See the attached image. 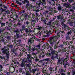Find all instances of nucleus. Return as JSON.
Wrapping results in <instances>:
<instances>
[{"instance_id": "a211bd4d", "label": "nucleus", "mask_w": 75, "mask_h": 75, "mask_svg": "<svg viewBox=\"0 0 75 75\" xmlns=\"http://www.w3.org/2000/svg\"><path fill=\"white\" fill-rule=\"evenodd\" d=\"M50 67H49V71H50V72H52L54 71V67H51V66H52V65H50Z\"/></svg>"}, {"instance_id": "79ce46f5", "label": "nucleus", "mask_w": 75, "mask_h": 75, "mask_svg": "<svg viewBox=\"0 0 75 75\" xmlns=\"http://www.w3.org/2000/svg\"><path fill=\"white\" fill-rule=\"evenodd\" d=\"M61 15H59V16H57V20H61V18H62V17H61Z\"/></svg>"}, {"instance_id": "9d476101", "label": "nucleus", "mask_w": 75, "mask_h": 75, "mask_svg": "<svg viewBox=\"0 0 75 75\" xmlns=\"http://www.w3.org/2000/svg\"><path fill=\"white\" fill-rule=\"evenodd\" d=\"M57 51L54 50H52L51 52V54H52V57H51V59H53L54 58V55L57 54Z\"/></svg>"}, {"instance_id": "1a4fd4ad", "label": "nucleus", "mask_w": 75, "mask_h": 75, "mask_svg": "<svg viewBox=\"0 0 75 75\" xmlns=\"http://www.w3.org/2000/svg\"><path fill=\"white\" fill-rule=\"evenodd\" d=\"M68 45H69L71 47L73 48L74 50L75 49V47L74 45L73 44V42L72 41H70L68 43Z\"/></svg>"}, {"instance_id": "6e6d98bb", "label": "nucleus", "mask_w": 75, "mask_h": 75, "mask_svg": "<svg viewBox=\"0 0 75 75\" xmlns=\"http://www.w3.org/2000/svg\"><path fill=\"white\" fill-rule=\"evenodd\" d=\"M17 26H18L17 25V24H15L13 25V26L14 27H15V28H17Z\"/></svg>"}, {"instance_id": "473e14b6", "label": "nucleus", "mask_w": 75, "mask_h": 75, "mask_svg": "<svg viewBox=\"0 0 75 75\" xmlns=\"http://www.w3.org/2000/svg\"><path fill=\"white\" fill-rule=\"evenodd\" d=\"M60 71V72H62V73H63V72H66V71L62 69V68H61Z\"/></svg>"}, {"instance_id": "49530a36", "label": "nucleus", "mask_w": 75, "mask_h": 75, "mask_svg": "<svg viewBox=\"0 0 75 75\" xmlns=\"http://www.w3.org/2000/svg\"><path fill=\"white\" fill-rule=\"evenodd\" d=\"M42 16H46L47 15H46V14L45 13V11H44L42 13Z\"/></svg>"}, {"instance_id": "f704fd0d", "label": "nucleus", "mask_w": 75, "mask_h": 75, "mask_svg": "<svg viewBox=\"0 0 75 75\" xmlns=\"http://www.w3.org/2000/svg\"><path fill=\"white\" fill-rule=\"evenodd\" d=\"M5 35H6V34L4 33H2L1 34V38H3V37H5Z\"/></svg>"}, {"instance_id": "c756f323", "label": "nucleus", "mask_w": 75, "mask_h": 75, "mask_svg": "<svg viewBox=\"0 0 75 75\" xmlns=\"http://www.w3.org/2000/svg\"><path fill=\"white\" fill-rule=\"evenodd\" d=\"M37 51L38 50V49L37 48H36L35 47H32V51Z\"/></svg>"}, {"instance_id": "ddd939ff", "label": "nucleus", "mask_w": 75, "mask_h": 75, "mask_svg": "<svg viewBox=\"0 0 75 75\" xmlns=\"http://www.w3.org/2000/svg\"><path fill=\"white\" fill-rule=\"evenodd\" d=\"M69 51L66 52V53L64 54V55L66 56L65 59H68V58H69Z\"/></svg>"}, {"instance_id": "423d86ee", "label": "nucleus", "mask_w": 75, "mask_h": 75, "mask_svg": "<svg viewBox=\"0 0 75 75\" xmlns=\"http://www.w3.org/2000/svg\"><path fill=\"white\" fill-rule=\"evenodd\" d=\"M66 20L65 19H63L62 21L61 22V25H62V27H64V29H65L67 27V28L68 29H69V25H67V24H64V22H65Z\"/></svg>"}, {"instance_id": "603ef678", "label": "nucleus", "mask_w": 75, "mask_h": 75, "mask_svg": "<svg viewBox=\"0 0 75 75\" xmlns=\"http://www.w3.org/2000/svg\"><path fill=\"white\" fill-rule=\"evenodd\" d=\"M0 11H1V13H2L4 11V9H3L2 8H0Z\"/></svg>"}, {"instance_id": "e2e57ef3", "label": "nucleus", "mask_w": 75, "mask_h": 75, "mask_svg": "<svg viewBox=\"0 0 75 75\" xmlns=\"http://www.w3.org/2000/svg\"><path fill=\"white\" fill-rule=\"evenodd\" d=\"M57 35L58 37H59L60 36V35H61V33H60V32L58 33H57Z\"/></svg>"}, {"instance_id": "393cba45", "label": "nucleus", "mask_w": 75, "mask_h": 75, "mask_svg": "<svg viewBox=\"0 0 75 75\" xmlns=\"http://www.w3.org/2000/svg\"><path fill=\"white\" fill-rule=\"evenodd\" d=\"M37 30H39V31H41V30H42L43 29V27H40L39 26H38Z\"/></svg>"}, {"instance_id": "c03bdc74", "label": "nucleus", "mask_w": 75, "mask_h": 75, "mask_svg": "<svg viewBox=\"0 0 75 75\" xmlns=\"http://www.w3.org/2000/svg\"><path fill=\"white\" fill-rule=\"evenodd\" d=\"M42 10V9L41 8L40 10L39 9H37V10H34L33 9L34 11H35L36 12H39L40 11V10Z\"/></svg>"}, {"instance_id": "72a5a7b5", "label": "nucleus", "mask_w": 75, "mask_h": 75, "mask_svg": "<svg viewBox=\"0 0 75 75\" xmlns=\"http://www.w3.org/2000/svg\"><path fill=\"white\" fill-rule=\"evenodd\" d=\"M25 23L27 25V27H30L31 25H28V24H29V23H30L28 22V21H26Z\"/></svg>"}, {"instance_id": "f3484780", "label": "nucleus", "mask_w": 75, "mask_h": 75, "mask_svg": "<svg viewBox=\"0 0 75 75\" xmlns=\"http://www.w3.org/2000/svg\"><path fill=\"white\" fill-rule=\"evenodd\" d=\"M34 58H33V59H34L35 62H37V61H39V59L37 56L36 55H35V56L34 57Z\"/></svg>"}, {"instance_id": "13d9d810", "label": "nucleus", "mask_w": 75, "mask_h": 75, "mask_svg": "<svg viewBox=\"0 0 75 75\" xmlns=\"http://www.w3.org/2000/svg\"><path fill=\"white\" fill-rule=\"evenodd\" d=\"M67 22L68 24H69L71 22V20H69L68 21H67Z\"/></svg>"}, {"instance_id": "f257e3e1", "label": "nucleus", "mask_w": 75, "mask_h": 75, "mask_svg": "<svg viewBox=\"0 0 75 75\" xmlns=\"http://www.w3.org/2000/svg\"><path fill=\"white\" fill-rule=\"evenodd\" d=\"M21 29H19L17 28L16 30H14L13 31L14 33H15L16 34V35L15 36V37L16 38H19V35H20V32H21V33H23V31H25V29L27 28H26V26L25 25H23L21 26Z\"/></svg>"}, {"instance_id": "c85d7f7f", "label": "nucleus", "mask_w": 75, "mask_h": 75, "mask_svg": "<svg viewBox=\"0 0 75 75\" xmlns=\"http://www.w3.org/2000/svg\"><path fill=\"white\" fill-rule=\"evenodd\" d=\"M39 19H38V16H35V21L38 22Z\"/></svg>"}, {"instance_id": "412c9836", "label": "nucleus", "mask_w": 75, "mask_h": 75, "mask_svg": "<svg viewBox=\"0 0 75 75\" xmlns=\"http://www.w3.org/2000/svg\"><path fill=\"white\" fill-rule=\"evenodd\" d=\"M28 50L30 52H32V49L31 48V46L30 45L28 48Z\"/></svg>"}, {"instance_id": "4c0bfd02", "label": "nucleus", "mask_w": 75, "mask_h": 75, "mask_svg": "<svg viewBox=\"0 0 75 75\" xmlns=\"http://www.w3.org/2000/svg\"><path fill=\"white\" fill-rule=\"evenodd\" d=\"M67 42H68V41H64L63 43V45H67Z\"/></svg>"}, {"instance_id": "4468645a", "label": "nucleus", "mask_w": 75, "mask_h": 75, "mask_svg": "<svg viewBox=\"0 0 75 75\" xmlns=\"http://www.w3.org/2000/svg\"><path fill=\"white\" fill-rule=\"evenodd\" d=\"M65 38V40H66V41H69V40H70V39L71 38H70V36L66 34Z\"/></svg>"}, {"instance_id": "8fccbe9b", "label": "nucleus", "mask_w": 75, "mask_h": 75, "mask_svg": "<svg viewBox=\"0 0 75 75\" xmlns=\"http://www.w3.org/2000/svg\"><path fill=\"white\" fill-rule=\"evenodd\" d=\"M51 1H52L53 3L52 4V5L54 6V4H55V1H56V0H51Z\"/></svg>"}, {"instance_id": "a878e982", "label": "nucleus", "mask_w": 75, "mask_h": 75, "mask_svg": "<svg viewBox=\"0 0 75 75\" xmlns=\"http://www.w3.org/2000/svg\"><path fill=\"white\" fill-rule=\"evenodd\" d=\"M37 70V69H33L32 70L31 72L33 73V74H35V72H36Z\"/></svg>"}, {"instance_id": "cd10ccee", "label": "nucleus", "mask_w": 75, "mask_h": 75, "mask_svg": "<svg viewBox=\"0 0 75 75\" xmlns=\"http://www.w3.org/2000/svg\"><path fill=\"white\" fill-rule=\"evenodd\" d=\"M20 66L21 67H25V64L24 63H22L21 64Z\"/></svg>"}, {"instance_id": "b1692460", "label": "nucleus", "mask_w": 75, "mask_h": 75, "mask_svg": "<svg viewBox=\"0 0 75 75\" xmlns=\"http://www.w3.org/2000/svg\"><path fill=\"white\" fill-rule=\"evenodd\" d=\"M25 32H26V34H29V33H30V31L27 28L25 29Z\"/></svg>"}, {"instance_id": "39448f33", "label": "nucleus", "mask_w": 75, "mask_h": 75, "mask_svg": "<svg viewBox=\"0 0 75 75\" xmlns=\"http://www.w3.org/2000/svg\"><path fill=\"white\" fill-rule=\"evenodd\" d=\"M67 28H68V27H66V28L65 29H64V30H65V31H67V30H70L68 32L66 35L69 36L70 35H71V34H72V32H74V33H75V30L74 31V30H73V29H72V28H69V29H68ZM66 29H67V30Z\"/></svg>"}, {"instance_id": "58836bf2", "label": "nucleus", "mask_w": 75, "mask_h": 75, "mask_svg": "<svg viewBox=\"0 0 75 75\" xmlns=\"http://www.w3.org/2000/svg\"><path fill=\"white\" fill-rule=\"evenodd\" d=\"M61 50H62V51L63 52H66V51H67V50L65 48H64V47L62 48V49H61Z\"/></svg>"}, {"instance_id": "4d7b16f0", "label": "nucleus", "mask_w": 75, "mask_h": 75, "mask_svg": "<svg viewBox=\"0 0 75 75\" xmlns=\"http://www.w3.org/2000/svg\"><path fill=\"white\" fill-rule=\"evenodd\" d=\"M25 10H23L22 11L20 12V13H23V14H25Z\"/></svg>"}, {"instance_id": "f8f14e48", "label": "nucleus", "mask_w": 75, "mask_h": 75, "mask_svg": "<svg viewBox=\"0 0 75 75\" xmlns=\"http://www.w3.org/2000/svg\"><path fill=\"white\" fill-rule=\"evenodd\" d=\"M17 42L18 43V44L20 46V47H23V43H22L21 42V40L19 39L18 40H16Z\"/></svg>"}, {"instance_id": "864d4df0", "label": "nucleus", "mask_w": 75, "mask_h": 75, "mask_svg": "<svg viewBox=\"0 0 75 75\" xmlns=\"http://www.w3.org/2000/svg\"><path fill=\"white\" fill-rule=\"evenodd\" d=\"M64 45H60L59 46V47L61 48V49L62 48H64Z\"/></svg>"}, {"instance_id": "a18cd8bd", "label": "nucleus", "mask_w": 75, "mask_h": 75, "mask_svg": "<svg viewBox=\"0 0 75 75\" xmlns=\"http://www.w3.org/2000/svg\"><path fill=\"white\" fill-rule=\"evenodd\" d=\"M28 8L29 9H31L32 8H33V6L31 4H30Z\"/></svg>"}, {"instance_id": "5fc2aeb1", "label": "nucleus", "mask_w": 75, "mask_h": 75, "mask_svg": "<svg viewBox=\"0 0 75 75\" xmlns=\"http://www.w3.org/2000/svg\"><path fill=\"white\" fill-rule=\"evenodd\" d=\"M22 51L23 52H25L26 51V49L25 48H23L22 49Z\"/></svg>"}, {"instance_id": "0eeeda50", "label": "nucleus", "mask_w": 75, "mask_h": 75, "mask_svg": "<svg viewBox=\"0 0 75 75\" xmlns=\"http://www.w3.org/2000/svg\"><path fill=\"white\" fill-rule=\"evenodd\" d=\"M64 58H61V59H59L58 60V61L57 62V63L59 64L60 65H62V63L64 64L65 63V61H64Z\"/></svg>"}, {"instance_id": "a19ab883", "label": "nucleus", "mask_w": 75, "mask_h": 75, "mask_svg": "<svg viewBox=\"0 0 75 75\" xmlns=\"http://www.w3.org/2000/svg\"><path fill=\"white\" fill-rule=\"evenodd\" d=\"M51 53H48L46 54V55L47 57H50V56H51Z\"/></svg>"}, {"instance_id": "c9c22d12", "label": "nucleus", "mask_w": 75, "mask_h": 75, "mask_svg": "<svg viewBox=\"0 0 75 75\" xmlns=\"http://www.w3.org/2000/svg\"><path fill=\"white\" fill-rule=\"evenodd\" d=\"M11 74V71H10L8 70L7 72L6 73V74L7 75H10Z\"/></svg>"}, {"instance_id": "338daca9", "label": "nucleus", "mask_w": 75, "mask_h": 75, "mask_svg": "<svg viewBox=\"0 0 75 75\" xmlns=\"http://www.w3.org/2000/svg\"><path fill=\"white\" fill-rule=\"evenodd\" d=\"M68 64L66 63L64 65V68H67V65H68Z\"/></svg>"}, {"instance_id": "20e7f679", "label": "nucleus", "mask_w": 75, "mask_h": 75, "mask_svg": "<svg viewBox=\"0 0 75 75\" xmlns=\"http://www.w3.org/2000/svg\"><path fill=\"white\" fill-rule=\"evenodd\" d=\"M27 57L26 58V62L27 63H31L33 62V59L34 58L31 57V55L30 54H27Z\"/></svg>"}, {"instance_id": "774afa93", "label": "nucleus", "mask_w": 75, "mask_h": 75, "mask_svg": "<svg viewBox=\"0 0 75 75\" xmlns=\"http://www.w3.org/2000/svg\"><path fill=\"white\" fill-rule=\"evenodd\" d=\"M6 12L8 14H10V11H9V10H7V11H6Z\"/></svg>"}, {"instance_id": "6e6552de", "label": "nucleus", "mask_w": 75, "mask_h": 75, "mask_svg": "<svg viewBox=\"0 0 75 75\" xmlns=\"http://www.w3.org/2000/svg\"><path fill=\"white\" fill-rule=\"evenodd\" d=\"M17 49L13 48L11 50V52H13L15 54V56H17L18 54L17 53Z\"/></svg>"}, {"instance_id": "09e8293b", "label": "nucleus", "mask_w": 75, "mask_h": 75, "mask_svg": "<svg viewBox=\"0 0 75 75\" xmlns=\"http://www.w3.org/2000/svg\"><path fill=\"white\" fill-rule=\"evenodd\" d=\"M9 48L11 49H13V45H9Z\"/></svg>"}, {"instance_id": "e433bc0d", "label": "nucleus", "mask_w": 75, "mask_h": 75, "mask_svg": "<svg viewBox=\"0 0 75 75\" xmlns=\"http://www.w3.org/2000/svg\"><path fill=\"white\" fill-rule=\"evenodd\" d=\"M25 75H30V73L29 71L26 70V71H25Z\"/></svg>"}, {"instance_id": "7c9ffc66", "label": "nucleus", "mask_w": 75, "mask_h": 75, "mask_svg": "<svg viewBox=\"0 0 75 75\" xmlns=\"http://www.w3.org/2000/svg\"><path fill=\"white\" fill-rule=\"evenodd\" d=\"M22 16H23L25 18H27L28 16V14L26 13H24L22 14Z\"/></svg>"}, {"instance_id": "9b49d317", "label": "nucleus", "mask_w": 75, "mask_h": 75, "mask_svg": "<svg viewBox=\"0 0 75 75\" xmlns=\"http://www.w3.org/2000/svg\"><path fill=\"white\" fill-rule=\"evenodd\" d=\"M65 4L66 6H67L66 7V8H67L69 9H71L72 8V7L73 6L68 3H66Z\"/></svg>"}, {"instance_id": "ea45409f", "label": "nucleus", "mask_w": 75, "mask_h": 75, "mask_svg": "<svg viewBox=\"0 0 75 75\" xmlns=\"http://www.w3.org/2000/svg\"><path fill=\"white\" fill-rule=\"evenodd\" d=\"M55 25H56L57 26L58 25V21H56L54 22Z\"/></svg>"}, {"instance_id": "0e129e2a", "label": "nucleus", "mask_w": 75, "mask_h": 75, "mask_svg": "<svg viewBox=\"0 0 75 75\" xmlns=\"http://www.w3.org/2000/svg\"><path fill=\"white\" fill-rule=\"evenodd\" d=\"M22 63H25V59H23L22 60Z\"/></svg>"}, {"instance_id": "bb28decb", "label": "nucleus", "mask_w": 75, "mask_h": 75, "mask_svg": "<svg viewBox=\"0 0 75 75\" xmlns=\"http://www.w3.org/2000/svg\"><path fill=\"white\" fill-rule=\"evenodd\" d=\"M28 43L29 45H30V44H32L33 42H32V40L31 39H29L28 40Z\"/></svg>"}, {"instance_id": "052dcab7", "label": "nucleus", "mask_w": 75, "mask_h": 75, "mask_svg": "<svg viewBox=\"0 0 75 75\" xmlns=\"http://www.w3.org/2000/svg\"><path fill=\"white\" fill-rule=\"evenodd\" d=\"M69 24L70 26H73L74 25V24H73V23L72 22H70V23H69Z\"/></svg>"}, {"instance_id": "dca6fc26", "label": "nucleus", "mask_w": 75, "mask_h": 75, "mask_svg": "<svg viewBox=\"0 0 75 75\" xmlns=\"http://www.w3.org/2000/svg\"><path fill=\"white\" fill-rule=\"evenodd\" d=\"M41 21H43L42 23H43L44 24H46L47 22H46V20L44 19V18L42 17L41 18Z\"/></svg>"}, {"instance_id": "7ed1b4c3", "label": "nucleus", "mask_w": 75, "mask_h": 75, "mask_svg": "<svg viewBox=\"0 0 75 75\" xmlns=\"http://www.w3.org/2000/svg\"><path fill=\"white\" fill-rule=\"evenodd\" d=\"M50 40H53V42L49 41V42L50 43L52 47H54L55 45V44H56V41H57V38L55 36L51 37L50 38Z\"/></svg>"}, {"instance_id": "6ab92c4d", "label": "nucleus", "mask_w": 75, "mask_h": 75, "mask_svg": "<svg viewBox=\"0 0 75 75\" xmlns=\"http://www.w3.org/2000/svg\"><path fill=\"white\" fill-rule=\"evenodd\" d=\"M57 10H58V11H62V7L61 6L59 5L58 6Z\"/></svg>"}, {"instance_id": "4be33fe9", "label": "nucleus", "mask_w": 75, "mask_h": 75, "mask_svg": "<svg viewBox=\"0 0 75 75\" xmlns=\"http://www.w3.org/2000/svg\"><path fill=\"white\" fill-rule=\"evenodd\" d=\"M55 56L54 57V58L53 59H53V60H55V59H54V58L55 59L56 58H57V59H58V54H55Z\"/></svg>"}, {"instance_id": "f03ea898", "label": "nucleus", "mask_w": 75, "mask_h": 75, "mask_svg": "<svg viewBox=\"0 0 75 75\" xmlns=\"http://www.w3.org/2000/svg\"><path fill=\"white\" fill-rule=\"evenodd\" d=\"M7 46H4V47L2 49V52L4 55H6L5 57H6L7 59H8L10 57V52L7 49Z\"/></svg>"}, {"instance_id": "bf43d9fd", "label": "nucleus", "mask_w": 75, "mask_h": 75, "mask_svg": "<svg viewBox=\"0 0 75 75\" xmlns=\"http://www.w3.org/2000/svg\"><path fill=\"white\" fill-rule=\"evenodd\" d=\"M68 1L69 3H72V2H74V1L73 0H68Z\"/></svg>"}, {"instance_id": "69168bd1", "label": "nucleus", "mask_w": 75, "mask_h": 75, "mask_svg": "<svg viewBox=\"0 0 75 75\" xmlns=\"http://www.w3.org/2000/svg\"><path fill=\"white\" fill-rule=\"evenodd\" d=\"M65 9H62V13L63 14H64V13H65Z\"/></svg>"}, {"instance_id": "de8ad7c7", "label": "nucleus", "mask_w": 75, "mask_h": 75, "mask_svg": "<svg viewBox=\"0 0 75 75\" xmlns=\"http://www.w3.org/2000/svg\"><path fill=\"white\" fill-rule=\"evenodd\" d=\"M47 25H51V22H50L46 23Z\"/></svg>"}, {"instance_id": "3c124183", "label": "nucleus", "mask_w": 75, "mask_h": 75, "mask_svg": "<svg viewBox=\"0 0 75 75\" xmlns=\"http://www.w3.org/2000/svg\"><path fill=\"white\" fill-rule=\"evenodd\" d=\"M17 25H18V27H20V25H21V24L20 23L18 22L17 24Z\"/></svg>"}, {"instance_id": "37998d69", "label": "nucleus", "mask_w": 75, "mask_h": 75, "mask_svg": "<svg viewBox=\"0 0 75 75\" xmlns=\"http://www.w3.org/2000/svg\"><path fill=\"white\" fill-rule=\"evenodd\" d=\"M35 47H36V48H41L40 45H37L35 46Z\"/></svg>"}, {"instance_id": "5701e85b", "label": "nucleus", "mask_w": 75, "mask_h": 75, "mask_svg": "<svg viewBox=\"0 0 75 75\" xmlns=\"http://www.w3.org/2000/svg\"><path fill=\"white\" fill-rule=\"evenodd\" d=\"M0 24L1 27H3L6 26V23H0Z\"/></svg>"}, {"instance_id": "2f4dec72", "label": "nucleus", "mask_w": 75, "mask_h": 75, "mask_svg": "<svg viewBox=\"0 0 75 75\" xmlns=\"http://www.w3.org/2000/svg\"><path fill=\"white\" fill-rule=\"evenodd\" d=\"M43 61H47V62H48L49 61H50V58H46L45 59H43Z\"/></svg>"}, {"instance_id": "aec40b11", "label": "nucleus", "mask_w": 75, "mask_h": 75, "mask_svg": "<svg viewBox=\"0 0 75 75\" xmlns=\"http://www.w3.org/2000/svg\"><path fill=\"white\" fill-rule=\"evenodd\" d=\"M22 0H16V3L17 4H19L20 6L22 4L21 2H19V1H21Z\"/></svg>"}, {"instance_id": "2eb2a0df", "label": "nucleus", "mask_w": 75, "mask_h": 75, "mask_svg": "<svg viewBox=\"0 0 75 75\" xmlns=\"http://www.w3.org/2000/svg\"><path fill=\"white\" fill-rule=\"evenodd\" d=\"M1 28H0V34H1L2 33H3L6 30V27H5L4 28H3L2 29H1Z\"/></svg>"}, {"instance_id": "680f3d73", "label": "nucleus", "mask_w": 75, "mask_h": 75, "mask_svg": "<svg viewBox=\"0 0 75 75\" xmlns=\"http://www.w3.org/2000/svg\"><path fill=\"white\" fill-rule=\"evenodd\" d=\"M71 59H72L74 61H75V56L74 57H71Z\"/></svg>"}]
</instances>
